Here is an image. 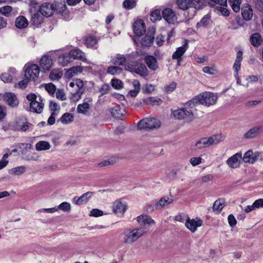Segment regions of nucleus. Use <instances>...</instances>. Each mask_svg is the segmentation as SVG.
Masks as SVG:
<instances>
[{
    "mask_svg": "<svg viewBox=\"0 0 263 263\" xmlns=\"http://www.w3.org/2000/svg\"><path fill=\"white\" fill-rule=\"evenodd\" d=\"M250 42L254 46H259L262 42L261 36L260 34L258 33L253 34L251 36Z\"/></svg>",
    "mask_w": 263,
    "mask_h": 263,
    "instance_id": "nucleus-40",
    "label": "nucleus"
},
{
    "mask_svg": "<svg viewBox=\"0 0 263 263\" xmlns=\"http://www.w3.org/2000/svg\"><path fill=\"white\" fill-rule=\"evenodd\" d=\"M213 178L214 177L212 174H205L201 177V183L202 184H208L210 182L212 181Z\"/></svg>",
    "mask_w": 263,
    "mask_h": 263,
    "instance_id": "nucleus-53",
    "label": "nucleus"
},
{
    "mask_svg": "<svg viewBox=\"0 0 263 263\" xmlns=\"http://www.w3.org/2000/svg\"><path fill=\"white\" fill-rule=\"evenodd\" d=\"M241 14L243 18L246 21H249L252 18L253 11L249 5L247 4L241 9Z\"/></svg>",
    "mask_w": 263,
    "mask_h": 263,
    "instance_id": "nucleus-32",
    "label": "nucleus"
},
{
    "mask_svg": "<svg viewBox=\"0 0 263 263\" xmlns=\"http://www.w3.org/2000/svg\"><path fill=\"white\" fill-rule=\"evenodd\" d=\"M111 116L116 119L122 120L126 114L124 107L123 105H116L110 109Z\"/></svg>",
    "mask_w": 263,
    "mask_h": 263,
    "instance_id": "nucleus-15",
    "label": "nucleus"
},
{
    "mask_svg": "<svg viewBox=\"0 0 263 263\" xmlns=\"http://www.w3.org/2000/svg\"><path fill=\"white\" fill-rule=\"evenodd\" d=\"M64 4H60V6H59L56 9V10L61 14L62 18L68 21L71 19L72 15L68 10L66 9L65 1H63Z\"/></svg>",
    "mask_w": 263,
    "mask_h": 263,
    "instance_id": "nucleus-24",
    "label": "nucleus"
},
{
    "mask_svg": "<svg viewBox=\"0 0 263 263\" xmlns=\"http://www.w3.org/2000/svg\"><path fill=\"white\" fill-rule=\"evenodd\" d=\"M45 89L50 95H53L56 91V87L52 83H48L45 85Z\"/></svg>",
    "mask_w": 263,
    "mask_h": 263,
    "instance_id": "nucleus-61",
    "label": "nucleus"
},
{
    "mask_svg": "<svg viewBox=\"0 0 263 263\" xmlns=\"http://www.w3.org/2000/svg\"><path fill=\"white\" fill-rule=\"evenodd\" d=\"M72 61L70 53L68 54H63L60 55L58 58V63L61 66L64 67L68 65V63Z\"/></svg>",
    "mask_w": 263,
    "mask_h": 263,
    "instance_id": "nucleus-34",
    "label": "nucleus"
},
{
    "mask_svg": "<svg viewBox=\"0 0 263 263\" xmlns=\"http://www.w3.org/2000/svg\"><path fill=\"white\" fill-rule=\"evenodd\" d=\"M205 2L206 1H193L191 2V8L196 10L201 9L205 6Z\"/></svg>",
    "mask_w": 263,
    "mask_h": 263,
    "instance_id": "nucleus-54",
    "label": "nucleus"
},
{
    "mask_svg": "<svg viewBox=\"0 0 263 263\" xmlns=\"http://www.w3.org/2000/svg\"><path fill=\"white\" fill-rule=\"evenodd\" d=\"M25 76L30 80H35L40 74V68L36 64H26L25 66Z\"/></svg>",
    "mask_w": 263,
    "mask_h": 263,
    "instance_id": "nucleus-8",
    "label": "nucleus"
},
{
    "mask_svg": "<svg viewBox=\"0 0 263 263\" xmlns=\"http://www.w3.org/2000/svg\"><path fill=\"white\" fill-rule=\"evenodd\" d=\"M92 194L93 193L91 192H87L83 194L80 197H74L72 199V202L77 205H81L86 203L91 197Z\"/></svg>",
    "mask_w": 263,
    "mask_h": 263,
    "instance_id": "nucleus-27",
    "label": "nucleus"
},
{
    "mask_svg": "<svg viewBox=\"0 0 263 263\" xmlns=\"http://www.w3.org/2000/svg\"><path fill=\"white\" fill-rule=\"evenodd\" d=\"M84 82L80 79H77L70 82L69 90L71 96L70 100L74 102L78 101L84 92Z\"/></svg>",
    "mask_w": 263,
    "mask_h": 263,
    "instance_id": "nucleus-3",
    "label": "nucleus"
},
{
    "mask_svg": "<svg viewBox=\"0 0 263 263\" xmlns=\"http://www.w3.org/2000/svg\"><path fill=\"white\" fill-rule=\"evenodd\" d=\"M230 2V5L233 11L235 12H238L240 10V6L241 4V1H229Z\"/></svg>",
    "mask_w": 263,
    "mask_h": 263,
    "instance_id": "nucleus-59",
    "label": "nucleus"
},
{
    "mask_svg": "<svg viewBox=\"0 0 263 263\" xmlns=\"http://www.w3.org/2000/svg\"><path fill=\"white\" fill-rule=\"evenodd\" d=\"M189 217L188 215L184 213H181L178 215H177L175 217V220L177 221H179L181 222H186V220H187V218H189Z\"/></svg>",
    "mask_w": 263,
    "mask_h": 263,
    "instance_id": "nucleus-62",
    "label": "nucleus"
},
{
    "mask_svg": "<svg viewBox=\"0 0 263 263\" xmlns=\"http://www.w3.org/2000/svg\"><path fill=\"white\" fill-rule=\"evenodd\" d=\"M161 19L160 10L159 9L153 10L151 13V20L153 22H155Z\"/></svg>",
    "mask_w": 263,
    "mask_h": 263,
    "instance_id": "nucleus-47",
    "label": "nucleus"
},
{
    "mask_svg": "<svg viewBox=\"0 0 263 263\" xmlns=\"http://www.w3.org/2000/svg\"><path fill=\"white\" fill-rule=\"evenodd\" d=\"M210 22V16L209 15L204 16L199 23L197 24V26H202L203 27L207 26Z\"/></svg>",
    "mask_w": 263,
    "mask_h": 263,
    "instance_id": "nucleus-55",
    "label": "nucleus"
},
{
    "mask_svg": "<svg viewBox=\"0 0 263 263\" xmlns=\"http://www.w3.org/2000/svg\"><path fill=\"white\" fill-rule=\"evenodd\" d=\"M73 120V116L70 113L66 112L60 118V121L64 124H68Z\"/></svg>",
    "mask_w": 263,
    "mask_h": 263,
    "instance_id": "nucleus-43",
    "label": "nucleus"
},
{
    "mask_svg": "<svg viewBox=\"0 0 263 263\" xmlns=\"http://www.w3.org/2000/svg\"><path fill=\"white\" fill-rule=\"evenodd\" d=\"M263 132L262 125L255 126L250 128L244 134V138L246 139H252L257 137Z\"/></svg>",
    "mask_w": 263,
    "mask_h": 263,
    "instance_id": "nucleus-22",
    "label": "nucleus"
},
{
    "mask_svg": "<svg viewBox=\"0 0 263 263\" xmlns=\"http://www.w3.org/2000/svg\"><path fill=\"white\" fill-rule=\"evenodd\" d=\"M123 6L127 10L133 9L136 6V1H124Z\"/></svg>",
    "mask_w": 263,
    "mask_h": 263,
    "instance_id": "nucleus-64",
    "label": "nucleus"
},
{
    "mask_svg": "<svg viewBox=\"0 0 263 263\" xmlns=\"http://www.w3.org/2000/svg\"><path fill=\"white\" fill-rule=\"evenodd\" d=\"M126 61V58L123 55L117 54L116 57L112 58V62L116 65H123Z\"/></svg>",
    "mask_w": 263,
    "mask_h": 263,
    "instance_id": "nucleus-41",
    "label": "nucleus"
},
{
    "mask_svg": "<svg viewBox=\"0 0 263 263\" xmlns=\"http://www.w3.org/2000/svg\"><path fill=\"white\" fill-rule=\"evenodd\" d=\"M65 212H68L70 211L71 209L70 204L67 202H63L61 203L57 208Z\"/></svg>",
    "mask_w": 263,
    "mask_h": 263,
    "instance_id": "nucleus-56",
    "label": "nucleus"
},
{
    "mask_svg": "<svg viewBox=\"0 0 263 263\" xmlns=\"http://www.w3.org/2000/svg\"><path fill=\"white\" fill-rule=\"evenodd\" d=\"M224 137L221 135H214L209 137H204L198 140L195 143L197 149L208 147L213 145H216L222 141Z\"/></svg>",
    "mask_w": 263,
    "mask_h": 263,
    "instance_id": "nucleus-4",
    "label": "nucleus"
},
{
    "mask_svg": "<svg viewBox=\"0 0 263 263\" xmlns=\"http://www.w3.org/2000/svg\"><path fill=\"white\" fill-rule=\"evenodd\" d=\"M209 5L214 8V11L219 15L228 16L229 11L226 8L227 1H209Z\"/></svg>",
    "mask_w": 263,
    "mask_h": 263,
    "instance_id": "nucleus-7",
    "label": "nucleus"
},
{
    "mask_svg": "<svg viewBox=\"0 0 263 263\" xmlns=\"http://www.w3.org/2000/svg\"><path fill=\"white\" fill-rule=\"evenodd\" d=\"M26 170L25 166H19L13 167L9 171V173L12 176H21L23 174Z\"/></svg>",
    "mask_w": 263,
    "mask_h": 263,
    "instance_id": "nucleus-38",
    "label": "nucleus"
},
{
    "mask_svg": "<svg viewBox=\"0 0 263 263\" xmlns=\"http://www.w3.org/2000/svg\"><path fill=\"white\" fill-rule=\"evenodd\" d=\"M27 99L30 101V110L31 112L40 114L42 112L44 103V99L40 96L30 93L27 96Z\"/></svg>",
    "mask_w": 263,
    "mask_h": 263,
    "instance_id": "nucleus-5",
    "label": "nucleus"
},
{
    "mask_svg": "<svg viewBox=\"0 0 263 263\" xmlns=\"http://www.w3.org/2000/svg\"><path fill=\"white\" fill-rule=\"evenodd\" d=\"M12 11V8L9 6H5L0 8V13L6 16H8Z\"/></svg>",
    "mask_w": 263,
    "mask_h": 263,
    "instance_id": "nucleus-57",
    "label": "nucleus"
},
{
    "mask_svg": "<svg viewBox=\"0 0 263 263\" xmlns=\"http://www.w3.org/2000/svg\"><path fill=\"white\" fill-rule=\"evenodd\" d=\"M83 71V68L81 66H78L73 67L69 69L66 72L65 75L67 78L73 77L74 74L81 73Z\"/></svg>",
    "mask_w": 263,
    "mask_h": 263,
    "instance_id": "nucleus-39",
    "label": "nucleus"
},
{
    "mask_svg": "<svg viewBox=\"0 0 263 263\" xmlns=\"http://www.w3.org/2000/svg\"><path fill=\"white\" fill-rule=\"evenodd\" d=\"M92 99L90 98H87L84 100L83 103L80 104L77 106L78 112L82 114H86L90 108V103L91 102Z\"/></svg>",
    "mask_w": 263,
    "mask_h": 263,
    "instance_id": "nucleus-25",
    "label": "nucleus"
},
{
    "mask_svg": "<svg viewBox=\"0 0 263 263\" xmlns=\"http://www.w3.org/2000/svg\"><path fill=\"white\" fill-rule=\"evenodd\" d=\"M259 156L260 153L258 152H253L250 149L245 153L242 159L245 163L253 164L259 159Z\"/></svg>",
    "mask_w": 263,
    "mask_h": 263,
    "instance_id": "nucleus-16",
    "label": "nucleus"
},
{
    "mask_svg": "<svg viewBox=\"0 0 263 263\" xmlns=\"http://www.w3.org/2000/svg\"><path fill=\"white\" fill-rule=\"evenodd\" d=\"M160 121L157 118H146L141 120L138 123L139 129H153L160 126Z\"/></svg>",
    "mask_w": 263,
    "mask_h": 263,
    "instance_id": "nucleus-6",
    "label": "nucleus"
},
{
    "mask_svg": "<svg viewBox=\"0 0 263 263\" xmlns=\"http://www.w3.org/2000/svg\"><path fill=\"white\" fill-rule=\"evenodd\" d=\"M84 44L89 48L95 47L96 48V45L98 43V40L97 37L92 35H89L84 37L83 39Z\"/></svg>",
    "mask_w": 263,
    "mask_h": 263,
    "instance_id": "nucleus-30",
    "label": "nucleus"
},
{
    "mask_svg": "<svg viewBox=\"0 0 263 263\" xmlns=\"http://www.w3.org/2000/svg\"><path fill=\"white\" fill-rule=\"evenodd\" d=\"M193 1H177L179 8L182 10H185L191 8V2Z\"/></svg>",
    "mask_w": 263,
    "mask_h": 263,
    "instance_id": "nucleus-48",
    "label": "nucleus"
},
{
    "mask_svg": "<svg viewBox=\"0 0 263 263\" xmlns=\"http://www.w3.org/2000/svg\"><path fill=\"white\" fill-rule=\"evenodd\" d=\"M43 22V17L39 13H34L30 20L31 24L35 27H38Z\"/></svg>",
    "mask_w": 263,
    "mask_h": 263,
    "instance_id": "nucleus-35",
    "label": "nucleus"
},
{
    "mask_svg": "<svg viewBox=\"0 0 263 263\" xmlns=\"http://www.w3.org/2000/svg\"><path fill=\"white\" fill-rule=\"evenodd\" d=\"M173 201V198L172 196H164L160 199L155 204L156 209H161L166 205L171 203Z\"/></svg>",
    "mask_w": 263,
    "mask_h": 263,
    "instance_id": "nucleus-28",
    "label": "nucleus"
},
{
    "mask_svg": "<svg viewBox=\"0 0 263 263\" xmlns=\"http://www.w3.org/2000/svg\"><path fill=\"white\" fill-rule=\"evenodd\" d=\"M154 34L151 33L150 35L146 34L141 39V44L142 46L148 47L151 46L154 42Z\"/></svg>",
    "mask_w": 263,
    "mask_h": 263,
    "instance_id": "nucleus-33",
    "label": "nucleus"
},
{
    "mask_svg": "<svg viewBox=\"0 0 263 263\" xmlns=\"http://www.w3.org/2000/svg\"><path fill=\"white\" fill-rule=\"evenodd\" d=\"M203 221L200 218H196L195 219L187 218L185 225V227L191 232L194 233L196 231L197 228L201 227L202 225Z\"/></svg>",
    "mask_w": 263,
    "mask_h": 263,
    "instance_id": "nucleus-18",
    "label": "nucleus"
},
{
    "mask_svg": "<svg viewBox=\"0 0 263 263\" xmlns=\"http://www.w3.org/2000/svg\"><path fill=\"white\" fill-rule=\"evenodd\" d=\"M122 68L117 66H110L107 68V72L111 75H119L122 72Z\"/></svg>",
    "mask_w": 263,
    "mask_h": 263,
    "instance_id": "nucleus-46",
    "label": "nucleus"
},
{
    "mask_svg": "<svg viewBox=\"0 0 263 263\" xmlns=\"http://www.w3.org/2000/svg\"><path fill=\"white\" fill-rule=\"evenodd\" d=\"M203 162V159L200 157L191 158L190 162L193 166H197Z\"/></svg>",
    "mask_w": 263,
    "mask_h": 263,
    "instance_id": "nucleus-58",
    "label": "nucleus"
},
{
    "mask_svg": "<svg viewBox=\"0 0 263 263\" xmlns=\"http://www.w3.org/2000/svg\"><path fill=\"white\" fill-rule=\"evenodd\" d=\"M62 76V72L59 69H53L49 74V78L52 81L59 80Z\"/></svg>",
    "mask_w": 263,
    "mask_h": 263,
    "instance_id": "nucleus-45",
    "label": "nucleus"
},
{
    "mask_svg": "<svg viewBox=\"0 0 263 263\" xmlns=\"http://www.w3.org/2000/svg\"><path fill=\"white\" fill-rule=\"evenodd\" d=\"M145 233V230L142 228H135L133 229H126L121 235L123 241L125 243L132 244L137 241Z\"/></svg>",
    "mask_w": 263,
    "mask_h": 263,
    "instance_id": "nucleus-2",
    "label": "nucleus"
},
{
    "mask_svg": "<svg viewBox=\"0 0 263 263\" xmlns=\"http://www.w3.org/2000/svg\"><path fill=\"white\" fill-rule=\"evenodd\" d=\"M133 31L137 36H141L145 32V24L141 20H136L133 24Z\"/></svg>",
    "mask_w": 263,
    "mask_h": 263,
    "instance_id": "nucleus-23",
    "label": "nucleus"
},
{
    "mask_svg": "<svg viewBox=\"0 0 263 263\" xmlns=\"http://www.w3.org/2000/svg\"><path fill=\"white\" fill-rule=\"evenodd\" d=\"M39 64L43 72L49 71L53 65V60L48 54H45L40 59Z\"/></svg>",
    "mask_w": 263,
    "mask_h": 263,
    "instance_id": "nucleus-9",
    "label": "nucleus"
},
{
    "mask_svg": "<svg viewBox=\"0 0 263 263\" xmlns=\"http://www.w3.org/2000/svg\"><path fill=\"white\" fill-rule=\"evenodd\" d=\"M144 60L146 64L151 70L155 71L158 68V63L154 56L146 55Z\"/></svg>",
    "mask_w": 263,
    "mask_h": 263,
    "instance_id": "nucleus-26",
    "label": "nucleus"
},
{
    "mask_svg": "<svg viewBox=\"0 0 263 263\" xmlns=\"http://www.w3.org/2000/svg\"><path fill=\"white\" fill-rule=\"evenodd\" d=\"M127 208L125 202L121 200H117L113 203L112 209L113 212L118 216L123 215Z\"/></svg>",
    "mask_w": 263,
    "mask_h": 263,
    "instance_id": "nucleus-13",
    "label": "nucleus"
},
{
    "mask_svg": "<svg viewBox=\"0 0 263 263\" xmlns=\"http://www.w3.org/2000/svg\"><path fill=\"white\" fill-rule=\"evenodd\" d=\"M242 60V52L239 51L237 53L236 59L233 65V68L235 70V77L238 74V71L240 69L241 62Z\"/></svg>",
    "mask_w": 263,
    "mask_h": 263,
    "instance_id": "nucleus-31",
    "label": "nucleus"
},
{
    "mask_svg": "<svg viewBox=\"0 0 263 263\" xmlns=\"http://www.w3.org/2000/svg\"><path fill=\"white\" fill-rule=\"evenodd\" d=\"M202 71L207 74L214 75L217 73V70L215 66L212 67L205 66L202 69Z\"/></svg>",
    "mask_w": 263,
    "mask_h": 263,
    "instance_id": "nucleus-52",
    "label": "nucleus"
},
{
    "mask_svg": "<svg viewBox=\"0 0 263 263\" xmlns=\"http://www.w3.org/2000/svg\"><path fill=\"white\" fill-rule=\"evenodd\" d=\"M0 79L5 83H10L13 80V76L9 73L5 72L1 74Z\"/></svg>",
    "mask_w": 263,
    "mask_h": 263,
    "instance_id": "nucleus-51",
    "label": "nucleus"
},
{
    "mask_svg": "<svg viewBox=\"0 0 263 263\" xmlns=\"http://www.w3.org/2000/svg\"><path fill=\"white\" fill-rule=\"evenodd\" d=\"M224 205V200L223 199H219L214 202L213 206V210L219 213L222 210Z\"/></svg>",
    "mask_w": 263,
    "mask_h": 263,
    "instance_id": "nucleus-44",
    "label": "nucleus"
},
{
    "mask_svg": "<svg viewBox=\"0 0 263 263\" xmlns=\"http://www.w3.org/2000/svg\"><path fill=\"white\" fill-rule=\"evenodd\" d=\"M110 87L108 84H103L99 89V92L102 96L107 94L110 89Z\"/></svg>",
    "mask_w": 263,
    "mask_h": 263,
    "instance_id": "nucleus-63",
    "label": "nucleus"
},
{
    "mask_svg": "<svg viewBox=\"0 0 263 263\" xmlns=\"http://www.w3.org/2000/svg\"><path fill=\"white\" fill-rule=\"evenodd\" d=\"M242 159V154L239 152L229 158L226 163L231 168H237L240 166Z\"/></svg>",
    "mask_w": 263,
    "mask_h": 263,
    "instance_id": "nucleus-12",
    "label": "nucleus"
},
{
    "mask_svg": "<svg viewBox=\"0 0 263 263\" xmlns=\"http://www.w3.org/2000/svg\"><path fill=\"white\" fill-rule=\"evenodd\" d=\"M56 10L53 5L46 2L41 6L40 12L41 14L45 17L50 16Z\"/></svg>",
    "mask_w": 263,
    "mask_h": 263,
    "instance_id": "nucleus-20",
    "label": "nucleus"
},
{
    "mask_svg": "<svg viewBox=\"0 0 263 263\" xmlns=\"http://www.w3.org/2000/svg\"><path fill=\"white\" fill-rule=\"evenodd\" d=\"M163 18L170 24H174L177 22V16L170 8H166L162 12Z\"/></svg>",
    "mask_w": 263,
    "mask_h": 263,
    "instance_id": "nucleus-17",
    "label": "nucleus"
},
{
    "mask_svg": "<svg viewBox=\"0 0 263 263\" xmlns=\"http://www.w3.org/2000/svg\"><path fill=\"white\" fill-rule=\"evenodd\" d=\"M15 130L26 132L32 129V125L28 123L25 118H18L13 125Z\"/></svg>",
    "mask_w": 263,
    "mask_h": 263,
    "instance_id": "nucleus-11",
    "label": "nucleus"
},
{
    "mask_svg": "<svg viewBox=\"0 0 263 263\" xmlns=\"http://www.w3.org/2000/svg\"><path fill=\"white\" fill-rule=\"evenodd\" d=\"M125 68L130 71L135 72L142 77H145L148 75L147 68L143 64L134 65L127 64L125 65Z\"/></svg>",
    "mask_w": 263,
    "mask_h": 263,
    "instance_id": "nucleus-10",
    "label": "nucleus"
},
{
    "mask_svg": "<svg viewBox=\"0 0 263 263\" xmlns=\"http://www.w3.org/2000/svg\"><path fill=\"white\" fill-rule=\"evenodd\" d=\"M137 221L142 227V228L145 230L146 232L149 229L148 227L152 224H154L155 223V221L150 216L146 214L138 216L137 217Z\"/></svg>",
    "mask_w": 263,
    "mask_h": 263,
    "instance_id": "nucleus-14",
    "label": "nucleus"
},
{
    "mask_svg": "<svg viewBox=\"0 0 263 263\" xmlns=\"http://www.w3.org/2000/svg\"><path fill=\"white\" fill-rule=\"evenodd\" d=\"M50 147V143L46 141H40L35 144V149L37 151L48 150Z\"/></svg>",
    "mask_w": 263,
    "mask_h": 263,
    "instance_id": "nucleus-36",
    "label": "nucleus"
},
{
    "mask_svg": "<svg viewBox=\"0 0 263 263\" xmlns=\"http://www.w3.org/2000/svg\"><path fill=\"white\" fill-rule=\"evenodd\" d=\"M111 86L117 90H119L123 87V83L120 80L112 79L111 81Z\"/></svg>",
    "mask_w": 263,
    "mask_h": 263,
    "instance_id": "nucleus-49",
    "label": "nucleus"
},
{
    "mask_svg": "<svg viewBox=\"0 0 263 263\" xmlns=\"http://www.w3.org/2000/svg\"><path fill=\"white\" fill-rule=\"evenodd\" d=\"M9 154L6 153L3 155L2 159L0 160V170L3 169L7 165L8 163V161L7 160Z\"/></svg>",
    "mask_w": 263,
    "mask_h": 263,
    "instance_id": "nucleus-60",
    "label": "nucleus"
},
{
    "mask_svg": "<svg viewBox=\"0 0 263 263\" xmlns=\"http://www.w3.org/2000/svg\"><path fill=\"white\" fill-rule=\"evenodd\" d=\"M3 99L6 103L12 107H15L19 104L16 96L12 92L5 93L3 95Z\"/></svg>",
    "mask_w": 263,
    "mask_h": 263,
    "instance_id": "nucleus-19",
    "label": "nucleus"
},
{
    "mask_svg": "<svg viewBox=\"0 0 263 263\" xmlns=\"http://www.w3.org/2000/svg\"><path fill=\"white\" fill-rule=\"evenodd\" d=\"M69 53L70 56H71L72 59L80 60L84 62L87 61V59L85 58V53L79 49L76 48L71 50L69 51Z\"/></svg>",
    "mask_w": 263,
    "mask_h": 263,
    "instance_id": "nucleus-29",
    "label": "nucleus"
},
{
    "mask_svg": "<svg viewBox=\"0 0 263 263\" xmlns=\"http://www.w3.org/2000/svg\"><path fill=\"white\" fill-rule=\"evenodd\" d=\"M217 96L211 92H204L189 101L184 107L172 111L173 117L179 120H185L187 122L192 121L195 115L192 109L198 104L209 106L215 104Z\"/></svg>",
    "mask_w": 263,
    "mask_h": 263,
    "instance_id": "nucleus-1",
    "label": "nucleus"
},
{
    "mask_svg": "<svg viewBox=\"0 0 263 263\" xmlns=\"http://www.w3.org/2000/svg\"><path fill=\"white\" fill-rule=\"evenodd\" d=\"M28 22L23 16H20L16 18L15 26L18 28H24L28 26Z\"/></svg>",
    "mask_w": 263,
    "mask_h": 263,
    "instance_id": "nucleus-37",
    "label": "nucleus"
},
{
    "mask_svg": "<svg viewBox=\"0 0 263 263\" xmlns=\"http://www.w3.org/2000/svg\"><path fill=\"white\" fill-rule=\"evenodd\" d=\"M143 101L146 104H150L152 105H160L162 103V101L160 99L154 97L144 99Z\"/></svg>",
    "mask_w": 263,
    "mask_h": 263,
    "instance_id": "nucleus-42",
    "label": "nucleus"
},
{
    "mask_svg": "<svg viewBox=\"0 0 263 263\" xmlns=\"http://www.w3.org/2000/svg\"><path fill=\"white\" fill-rule=\"evenodd\" d=\"M187 48L188 41L187 40H184L183 45L177 48L176 50L173 53L172 59L177 60L178 63L180 62L182 60L181 57L185 52Z\"/></svg>",
    "mask_w": 263,
    "mask_h": 263,
    "instance_id": "nucleus-21",
    "label": "nucleus"
},
{
    "mask_svg": "<svg viewBox=\"0 0 263 263\" xmlns=\"http://www.w3.org/2000/svg\"><path fill=\"white\" fill-rule=\"evenodd\" d=\"M177 83L175 82H172L165 85L163 88L164 91L167 93L173 92L176 88Z\"/></svg>",
    "mask_w": 263,
    "mask_h": 263,
    "instance_id": "nucleus-50",
    "label": "nucleus"
}]
</instances>
